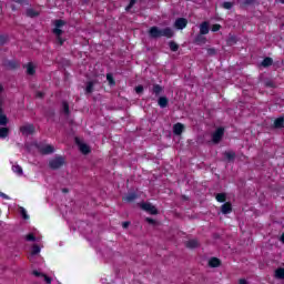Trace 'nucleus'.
I'll list each match as a JSON object with an SVG mask.
<instances>
[{"instance_id": "obj_36", "label": "nucleus", "mask_w": 284, "mask_h": 284, "mask_svg": "<svg viewBox=\"0 0 284 284\" xmlns=\"http://www.w3.org/2000/svg\"><path fill=\"white\" fill-rule=\"evenodd\" d=\"M8 43V36L0 34V45H6Z\"/></svg>"}, {"instance_id": "obj_17", "label": "nucleus", "mask_w": 284, "mask_h": 284, "mask_svg": "<svg viewBox=\"0 0 284 284\" xmlns=\"http://www.w3.org/2000/svg\"><path fill=\"white\" fill-rule=\"evenodd\" d=\"M169 103H170V100L168 99V97H160L158 100V104L162 109H165Z\"/></svg>"}, {"instance_id": "obj_57", "label": "nucleus", "mask_w": 284, "mask_h": 284, "mask_svg": "<svg viewBox=\"0 0 284 284\" xmlns=\"http://www.w3.org/2000/svg\"><path fill=\"white\" fill-rule=\"evenodd\" d=\"M278 3H283L284 4V0H278Z\"/></svg>"}, {"instance_id": "obj_46", "label": "nucleus", "mask_w": 284, "mask_h": 284, "mask_svg": "<svg viewBox=\"0 0 284 284\" xmlns=\"http://www.w3.org/2000/svg\"><path fill=\"white\" fill-rule=\"evenodd\" d=\"M36 97H37L38 99H43V97H45V93H43V92H41V91H38V92L36 93Z\"/></svg>"}, {"instance_id": "obj_19", "label": "nucleus", "mask_w": 284, "mask_h": 284, "mask_svg": "<svg viewBox=\"0 0 284 284\" xmlns=\"http://www.w3.org/2000/svg\"><path fill=\"white\" fill-rule=\"evenodd\" d=\"M273 63H274V59H272L271 57H266L261 62V65L262 68H270V65H273Z\"/></svg>"}, {"instance_id": "obj_39", "label": "nucleus", "mask_w": 284, "mask_h": 284, "mask_svg": "<svg viewBox=\"0 0 284 284\" xmlns=\"http://www.w3.org/2000/svg\"><path fill=\"white\" fill-rule=\"evenodd\" d=\"M206 52H207L209 57L216 55V49H214V48L206 49Z\"/></svg>"}, {"instance_id": "obj_18", "label": "nucleus", "mask_w": 284, "mask_h": 284, "mask_svg": "<svg viewBox=\"0 0 284 284\" xmlns=\"http://www.w3.org/2000/svg\"><path fill=\"white\" fill-rule=\"evenodd\" d=\"M10 136V128L1 126L0 128V139H8Z\"/></svg>"}, {"instance_id": "obj_28", "label": "nucleus", "mask_w": 284, "mask_h": 284, "mask_svg": "<svg viewBox=\"0 0 284 284\" xmlns=\"http://www.w3.org/2000/svg\"><path fill=\"white\" fill-rule=\"evenodd\" d=\"M80 152L82 154H90L91 152L90 146L85 143L80 144Z\"/></svg>"}, {"instance_id": "obj_50", "label": "nucleus", "mask_w": 284, "mask_h": 284, "mask_svg": "<svg viewBox=\"0 0 284 284\" xmlns=\"http://www.w3.org/2000/svg\"><path fill=\"white\" fill-rule=\"evenodd\" d=\"M122 227H123L124 230H126V227H130V222H123V223H122Z\"/></svg>"}, {"instance_id": "obj_5", "label": "nucleus", "mask_w": 284, "mask_h": 284, "mask_svg": "<svg viewBox=\"0 0 284 284\" xmlns=\"http://www.w3.org/2000/svg\"><path fill=\"white\" fill-rule=\"evenodd\" d=\"M54 26L55 28L52 30L53 34H55V37H61L63 34V30H61V28L65 26L64 20L62 19L55 20Z\"/></svg>"}, {"instance_id": "obj_40", "label": "nucleus", "mask_w": 284, "mask_h": 284, "mask_svg": "<svg viewBox=\"0 0 284 284\" xmlns=\"http://www.w3.org/2000/svg\"><path fill=\"white\" fill-rule=\"evenodd\" d=\"M253 3H256V0H243L244 6H253Z\"/></svg>"}, {"instance_id": "obj_14", "label": "nucleus", "mask_w": 284, "mask_h": 284, "mask_svg": "<svg viewBox=\"0 0 284 284\" xmlns=\"http://www.w3.org/2000/svg\"><path fill=\"white\" fill-rule=\"evenodd\" d=\"M26 69L29 77H34V74H37V69L32 62L27 63Z\"/></svg>"}, {"instance_id": "obj_55", "label": "nucleus", "mask_w": 284, "mask_h": 284, "mask_svg": "<svg viewBox=\"0 0 284 284\" xmlns=\"http://www.w3.org/2000/svg\"><path fill=\"white\" fill-rule=\"evenodd\" d=\"M280 241H281V243H284V232L282 233Z\"/></svg>"}, {"instance_id": "obj_20", "label": "nucleus", "mask_w": 284, "mask_h": 284, "mask_svg": "<svg viewBox=\"0 0 284 284\" xmlns=\"http://www.w3.org/2000/svg\"><path fill=\"white\" fill-rule=\"evenodd\" d=\"M94 92V81L87 82L85 94H92Z\"/></svg>"}, {"instance_id": "obj_31", "label": "nucleus", "mask_w": 284, "mask_h": 284, "mask_svg": "<svg viewBox=\"0 0 284 284\" xmlns=\"http://www.w3.org/2000/svg\"><path fill=\"white\" fill-rule=\"evenodd\" d=\"M27 17H30L31 19H34V17H39V12L34 9H28L27 10Z\"/></svg>"}, {"instance_id": "obj_29", "label": "nucleus", "mask_w": 284, "mask_h": 284, "mask_svg": "<svg viewBox=\"0 0 284 284\" xmlns=\"http://www.w3.org/2000/svg\"><path fill=\"white\" fill-rule=\"evenodd\" d=\"M169 48L171 52H179V43L173 40L169 42Z\"/></svg>"}, {"instance_id": "obj_56", "label": "nucleus", "mask_w": 284, "mask_h": 284, "mask_svg": "<svg viewBox=\"0 0 284 284\" xmlns=\"http://www.w3.org/2000/svg\"><path fill=\"white\" fill-rule=\"evenodd\" d=\"M3 84L0 83V94L3 93Z\"/></svg>"}, {"instance_id": "obj_22", "label": "nucleus", "mask_w": 284, "mask_h": 284, "mask_svg": "<svg viewBox=\"0 0 284 284\" xmlns=\"http://www.w3.org/2000/svg\"><path fill=\"white\" fill-rule=\"evenodd\" d=\"M215 200L217 201V203H225V201H227V194H225V193H217L215 195Z\"/></svg>"}, {"instance_id": "obj_4", "label": "nucleus", "mask_w": 284, "mask_h": 284, "mask_svg": "<svg viewBox=\"0 0 284 284\" xmlns=\"http://www.w3.org/2000/svg\"><path fill=\"white\" fill-rule=\"evenodd\" d=\"M37 149L40 152V154H43V155L54 154V146H52L51 144H47V145L38 144Z\"/></svg>"}, {"instance_id": "obj_8", "label": "nucleus", "mask_w": 284, "mask_h": 284, "mask_svg": "<svg viewBox=\"0 0 284 284\" xmlns=\"http://www.w3.org/2000/svg\"><path fill=\"white\" fill-rule=\"evenodd\" d=\"M21 134H34V124H27L20 126Z\"/></svg>"}, {"instance_id": "obj_35", "label": "nucleus", "mask_w": 284, "mask_h": 284, "mask_svg": "<svg viewBox=\"0 0 284 284\" xmlns=\"http://www.w3.org/2000/svg\"><path fill=\"white\" fill-rule=\"evenodd\" d=\"M136 0H130L129 4L125 7V12H130L131 8H134Z\"/></svg>"}, {"instance_id": "obj_32", "label": "nucleus", "mask_w": 284, "mask_h": 284, "mask_svg": "<svg viewBox=\"0 0 284 284\" xmlns=\"http://www.w3.org/2000/svg\"><path fill=\"white\" fill-rule=\"evenodd\" d=\"M40 252H41V247H40L38 244H34V245L32 246L31 254H32L33 256H37V254H39Z\"/></svg>"}, {"instance_id": "obj_52", "label": "nucleus", "mask_w": 284, "mask_h": 284, "mask_svg": "<svg viewBox=\"0 0 284 284\" xmlns=\"http://www.w3.org/2000/svg\"><path fill=\"white\" fill-rule=\"evenodd\" d=\"M239 283H240V284H247V280H245V278H240Z\"/></svg>"}, {"instance_id": "obj_21", "label": "nucleus", "mask_w": 284, "mask_h": 284, "mask_svg": "<svg viewBox=\"0 0 284 284\" xmlns=\"http://www.w3.org/2000/svg\"><path fill=\"white\" fill-rule=\"evenodd\" d=\"M163 92V87L160 84H153L152 93L155 94V97H160V94Z\"/></svg>"}, {"instance_id": "obj_47", "label": "nucleus", "mask_w": 284, "mask_h": 284, "mask_svg": "<svg viewBox=\"0 0 284 284\" xmlns=\"http://www.w3.org/2000/svg\"><path fill=\"white\" fill-rule=\"evenodd\" d=\"M145 221H146V223H150L151 225H154V223H156V221H154V219H152V217H146Z\"/></svg>"}, {"instance_id": "obj_6", "label": "nucleus", "mask_w": 284, "mask_h": 284, "mask_svg": "<svg viewBox=\"0 0 284 284\" xmlns=\"http://www.w3.org/2000/svg\"><path fill=\"white\" fill-rule=\"evenodd\" d=\"M174 28H176V30H185V28H187V19L178 18L174 22Z\"/></svg>"}, {"instance_id": "obj_42", "label": "nucleus", "mask_w": 284, "mask_h": 284, "mask_svg": "<svg viewBox=\"0 0 284 284\" xmlns=\"http://www.w3.org/2000/svg\"><path fill=\"white\" fill-rule=\"evenodd\" d=\"M42 277L44 278V281H45L47 284L52 283V277H50V276H48V275H45V274H43Z\"/></svg>"}, {"instance_id": "obj_15", "label": "nucleus", "mask_w": 284, "mask_h": 284, "mask_svg": "<svg viewBox=\"0 0 284 284\" xmlns=\"http://www.w3.org/2000/svg\"><path fill=\"white\" fill-rule=\"evenodd\" d=\"M206 41H207V39L204 37V34L199 33L195 37L193 43H195V45H203V43H205Z\"/></svg>"}, {"instance_id": "obj_16", "label": "nucleus", "mask_w": 284, "mask_h": 284, "mask_svg": "<svg viewBox=\"0 0 284 284\" xmlns=\"http://www.w3.org/2000/svg\"><path fill=\"white\" fill-rule=\"evenodd\" d=\"M273 125L276 130L283 129L284 128V116H280V118L275 119Z\"/></svg>"}, {"instance_id": "obj_12", "label": "nucleus", "mask_w": 284, "mask_h": 284, "mask_svg": "<svg viewBox=\"0 0 284 284\" xmlns=\"http://www.w3.org/2000/svg\"><path fill=\"white\" fill-rule=\"evenodd\" d=\"M200 34H210V23L207 21L200 24Z\"/></svg>"}, {"instance_id": "obj_54", "label": "nucleus", "mask_w": 284, "mask_h": 284, "mask_svg": "<svg viewBox=\"0 0 284 284\" xmlns=\"http://www.w3.org/2000/svg\"><path fill=\"white\" fill-rule=\"evenodd\" d=\"M68 192H70V190L68 187L62 189L63 194H68Z\"/></svg>"}, {"instance_id": "obj_11", "label": "nucleus", "mask_w": 284, "mask_h": 284, "mask_svg": "<svg viewBox=\"0 0 284 284\" xmlns=\"http://www.w3.org/2000/svg\"><path fill=\"white\" fill-rule=\"evenodd\" d=\"M207 265H209V267H212V268L221 267V265H222L221 258L211 257L207 262Z\"/></svg>"}, {"instance_id": "obj_37", "label": "nucleus", "mask_w": 284, "mask_h": 284, "mask_svg": "<svg viewBox=\"0 0 284 284\" xmlns=\"http://www.w3.org/2000/svg\"><path fill=\"white\" fill-rule=\"evenodd\" d=\"M265 88H276V84L272 80H267L264 82Z\"/></svg>"}, {"instance_id": "obj_48", "label": "nucleus", "mask_w": 284, "mask_h": 284, "mask_svg": "<svg viewBox=\"0 0 284 284\" xmlns=\"http://www.w3.org/2000/svg\"><path fill=\"white\" fill-rule=\"evenodd\" d=\"M0 196L2 199H6V201H10V196H8V194L3 193V192H0Z\"/></svg>"}, {"instance_id": "obj_1", "label": "nucleus", "mask_w": 284, "mask_h": 284, "mask_svg": "<svg viewBox=\"0 0 284 284\" xmlns=\"http://www.w3.org/2000/svg\"><path fill=\"white\" fill-rule=\"evenodd\" d=\"M149 37L151 39H161V37H165L166 39H172V37H174V30H172V28L170 27L160 29L159 27L153 26L149 29Z\"/></svg>"}, {"instance_id": "obj_9", "label": "nucleus", "mask_w": 284, "mask_h": 284, "mask_svg": "<svg viewBox=\"0 0 284 284\" xmlns=\"http://www.w3.org/2000/svg\"><path fill=\"white\" fill-rule=\"evenodd\" d=\"M139 199V194L136 192L128 193L125 196L122 197V201H125L126 203H134Z\"/></svg>"}, {"instance_id": "obj_30", "label": "nucleus", "mask_w": 284, "mask_h": 284, "mask_svg": "<svg viewBox=\"0 0 284 284\" xmlns=\"http://www.w3.org/2000/svg\"><path fill=\"white\" fill-rule=\"evenodd\" d=\"M12 171L18 174L19 176H21V174H23V168H21V165L16 164L12 166Z\"/></svg>"}, {"instance_id": "obj_33", "label": "nucleus", "mask_w": 284, "mask_h": 284, "mask_svg": "<svg viewBox=\"0 0 284 284\" xmlns=\"http://www.w3.org/2000/svg\"><path fill=\"white\" fill-rule=\"evenodd\" d=\"M106 81H109L110 85H116V81H114V77L112 75V73L106 74Z\"/></svg>"}, {"instance_id": "obj_44", "label": "nucleus", "mask_w": 284, "mask_h": 284, "mask_svg": "<svg viewBox=\"0 0 284 284\" xmlns=\"http://www.w3.org/2000/svg\"><path fill=\"white\" fill-rule=\"evenodd\" d=\"M13 3H19L20 6H23V3H28V0H11Z\"/></svg>"}, {"instance_id": "obj_13", "label": "nucleus", "mask_w": 284, "mask_h": 284, "mask_svg": "<svg viewBox=\"0 0 284 284\" xmlns=\"http://www.w3.org/2000/svg\"><path fill=\"white\" fill-rule=\"evenodd\" d=\"M222 214H232V202H225L221 206Z\"/></svg>"}, {"instance_id": "obj_41", "label": "nucleus", "mask_w": 284, "mask_h": 284, "mask_svg": "<svg viewBox=\"0 0 284 284\" xmlns=\"http://www.w3.org/2000/svg\"><path fill=\"white\" fill-rule=\"evenodd\" d=\"M221 30V24H213L212 26V32H219Z\"/></svg>"}, {"instance_id": "obj_23", "label": "nucleus", "mask_w": 284, "mask_h": 284, "mask_svg": "<svg viewBox=\"0 0 284 284\" xmlns=\"http://www.w3.org/2000/svg\"><path fill=\"white\" fill-rule=\"evenodd\" d=\"M197 245H199V240H189L186 242V247L189 250H194V248H196Z\"/></svg>"}, {"instance_id": "obj_10", "label": "nucleus", "mask_w": 284, "mask_h": 284, "mask_svg": "<svg viewBox=\"0 0 284 284\" xmlns=\"http://www.w3.org/2000/svg\"><path fill=\"white\" fill-rule=\"evenodd\" d=\"M142 210L145 212H150V214H159V210H156V206L152 205L151 203H143Z\"/></svg>"}, {"instance_id": "obj_24", "label": "nucleus", "mask_w": 284, "mask_h": 284, "mask_svg": "<svg viewBox=\"0 0 284 284\" xmlns=\"http://www.w3.org/2000/svg\"><path fill=\"white\" fill-rule=\"evenodd\" d=\"M221 8H223V10H232V8H234V1H224Z\"/></svg>"}, {"instance_id": "obj_45", "label": "nucleus", "mask_w": 284, "mask_h": 284, "mask_svg": "<svg viewBox=\"0 0 284 284\" xmlns=\"http://www.w3.org/2000/svg\"><path fill=\"white\" fill-rule=\"evenodd\" d=\"M57 41H58L59 45H63V43H65V39H62L61 36L57 37Z\"/></svg>"}, {"instance_id": "obj_3", "label": "nucleus", "mask_w": 284, "mask_h": 284, "mask_svg": "<svg viewBox=\"0 0 284 284\" xmlns=\"http://www.w3.org/2000/svg\"><path fill=\"white\" fill-rule=\"evenodd\" d=\"M225 135V129H223V128H217L216 130H215V132H213V134H212V141H213V143H221V141H222V139H223V136Z\"/></svg>"}, {"instance_id": "obj_26", "label": "nucleus", "mask_w": 284, "mask_h": 284, "mask_svg": "<svg viewBox=\"0 0 284 284\" xmlns=\"http://www.w3.org/2000/svg\"><path fill=\"white\" fill-rule=\"evenodd\" d=\"M275 278L284 281V268L283 267H278L277 270H275Z\"/></svg>"}, {"instance_id": "obj_58", "label": "nucleus", "mask_w": 284, "mask_h": 284, "mask_svg": "<svg viewBox=\"0 0 284 284\" xmlns=\"http://www.w3.org/2000/svg\"><path fill=\"white\" fill-rule=\"evenodd\" d=\"M12 10H16V9H14V6H12Z\"/></svg>"}, {"instance_id": "obj_25", "label": "nucleus", "mask_w": 284, "mask_h": 284, "mask_svg": "<svg viewBox=\"0 0 284 284\" xmlns=\"http://www.w3.org/2000/svg\"><path fill=\"white\" fill-rule=\"evenodd\" d=\"M62 112L69 116L70 115V104L68 101H62Z\"/></svg>"}, {"instance_id": "obj_7", "label": "nucleus", "mask_w": 284, "mask_h": 284, "mask_svg": "<svg viewBox=\"0 0 284 284\" xmlns=\"http://www.w3.org/2000/svg\"><path fill=\"white\" fill-rule=\"evenodd\" d=\"M184 131H185V124L178 122L173 125V134H175V136H181Z\"/></svg>"}, {"instance_id": "obj_53", "label": "nucleus", "mask_w": 284, "mask_h": 284, "mask_svg": "<svg viewBox=\"0 0 284 284\" xmlns=\"http://www.w3.org/2000/svg\"><path fill=\"white\" fill-rule=\"evenodd\" d=\"M9 65H10V68H12V69L17 68V63H16V62H9Z\"/></svg>"}, {"instance_id": "obj_51", "label": "nucleus", "mask_w": 284, "mask_h": 284, "mask_svg": "<svg viewBox=\"0 0 284 284\" xmlns=\"http://www.w3.org/2000/svg\"><path fill=\"white\" fill-rule=\"evenodd\" d=\"M229 41H230V43H236V37H231L230 39H229Z\"/></svg>"}, {"instance_id": "obj_43", "label": "nucleus", "mask_w": 284, "mask_h": 284, "mask_svg": "<svg viewBox=\"0 0 284 284\" xmlns=\"http://www.w3.org/2000/svg\"><path fill=\"white\" fill-rule=\"evenodd\" d=\"M136 94H141L143 92V85L135 87Z\"/></svg>"}, {"instance_id": "obj_38", "label": "nucleus", "mask_w": 284, "mask_h": 284, "mask_svg": "<svg viewBox=\"0 0 284 284\" xmlns=\"http://www.w3.org/2000/svg\"><path fill=\"white\" fill-rule=\"evenodd\" d=\"M26 241H29V242L34 243V241H37V236H34L32 233H29V234L26 236Z\"/></svg>"}, {"instance_id": "obj_34", "label": "nucleus", "mask_w": 284, "mask_h": 284, "mask_svg": "<svg viewBox=\"0 0 284 284\" xmlns=\"http://www.w3.org/2000/svg\"><path fill=\"white\" fill-rule=\"evenodd\" d=\"M20 214L24 221H28L30 219V215H28V211H26L23 207H20Z\"/></svg>"}, {"instance_id": "obj_49", "label": "nucleus", "mask_w": 284, "mask_h": 284, "mask_svg": "<svg viewBox=\"0 0 284 284\" xmlns=\"http://www.w3.org/2000/svg\"><path fill=\"white\" fill-rule=\"evenodd\" d=\"M33 276H43V273L39 272V271H33Z\"/></svg>"}, {"instance_id": "obj_27", "label": "nucleus", "mask_w": 284, "mask_h": 284, "mask_svg": "<svg viewBox=\"0 0 284 284\" xmlns=\"http://www.w3.org/2000/svg\"><path fill=\"white\" fill-rule=\"evenodd\" d=\"M224 156L229 161H234V159H236V153L233 151H226L224 152Z\"/></svg>"}, {"instance_id": "obj_2", "label": "nucleus", "mask_w": 284, "mask_h": 284, "mask_svg": "<svg viewBox=\"0 0 284 284\" xmlns=\"http://www.w3.org/2000/svg\"><path fill=\"white\" fill-rule=\"evenodd\" d=\"M63 165H65V158L62 155H57L49 161L50 170H60Z\"/></svg>"}]
</instances>
